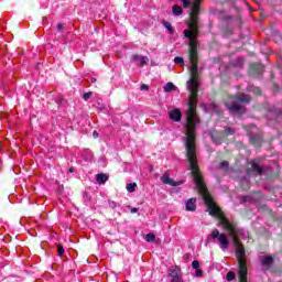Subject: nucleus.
I'll list each match as a JSON object with an SVG mask.
<instances>
[{"instance_id": "6ab92c4d", "label": "nucleus", "mask_w": 282, "mask_h": 282, "mask_svg": "<svg viewBox=\"0 0 282 282\" xmlns=\"http://www.w3.org/2000/svg\"><path fill=\"white\" fill-rule=\"evenodd\" d=\"M135 186H137L135 183H129L126 188L128 193H133L135 191Z\"/></svg>"}, {"instance_id": "6e6552de", "label": "nucleus", "mask_w": 282, "mask_h": 282, "mask_svg": "<svg viewBox=\"0 0 282 282\" xmlns=\"http://www.w3.org/2000/svg\"><path fill=\"white\" fill-rule=\"evenodd\" d=\"M250 74L251 76H256V78H260L261 74H263V65L262 64L251 65Z\"/></svg>"}, {"instance_id": "c756f323", "label": "nucleus", "mask_w": 282, "mask_h": 282, "mask_svg": "<svg viewBox=\"0 0 282 282\" xmlns=\"http://www.w3.org/2000/svg\"><path fill=\"white\" fill-rule=\"evenodd\" d=\"M204 271L202 269H196L195 276H203Z\"/></svg>"}, {"instance_id": "1a4fd4ad", "label": "nucleus", "mask_w": 282, "mask_h": 282, "mask_svg": "<svg viewBox=\"0 0 282 282\" xmlns=\"http://www.w3.org/2000/svg\"><path fill=\"white\" fill-rule=\"evenodd\" d=\"M197 202V198H189L186 203H185V209L188 212H195L197 210V205L195 204Z\"/></svg>"}, {"instance_id": "4be33fe9", "label": "nucleus", "mask_w": 282, "mask_h": 282, "mask_svg": "<svg viewBox=\"0 0 282 282\" xmlns=\"http://www.w3.org/2000/svg\"><path fill=\"white\" fill-rule=\"evenodd\" d=\"M236 276L235 272L230 271L227 273V281H235Z\"/></svg>"}, {"instance_id": "9b49d317", "label": "nucleus", "mask_w": 282, "mask_h": 282, "mask_svg": "<svg viewBox=\"0 0 282 282\" xmlns=\"http://www.w3.org/2000/svg\"><path fill=\"white\" fill-rule=\"evenodd\" d=\"M132 61H134V63H139V65H147V63H149V57L140 56V55H133Z\"/></svg>"}, {"instance_id": "423d86ee", "label": "nucleus", "mask_w": 282, "mask_h": 282, "mask_svg": "<svg viewBox=\"0 0 282 282\" xmlns=\"http://www.w3.org/2000/svg\"><path fill=\"white\" fill-rule=\"evenodd\" d=\"M167 276L171 279V282H184V279L182 278V269H180V267L170 268Z\"/></svg>"}, {"instance_id": "f704fd0d", "label": "nucleus", "mask_w": 282, "mask_h": 282, "mask_svg": "<svg viewBox=\"0 0 282 282\" xmlns=\"http://www.w3.org/2000/svg\"><path fill=\"white\" fill-rule=\"evenodd\" d=\"M93 138H99L98 131L93 132Z\"/></svg>"}, {"instance_id": "4c0bfd02", "label": "nucleus", "mask_w": 282, "mask_h": 282, "mask_svg": "<svg viewBox=\"0 0 282 282\" xmlns=\"http://www.w3.org/2000/svg\"><path fill=\"white\" fill-rule=\"evenodd\" d=\"M68 171H69V173H74V169L73 167H70Z\"/></svg>"}, {"instance_id": "c9c22d12", "label": "nucleus", "mask_w": 282, "mask_h": 282, "mask_svg": "<svg viewBox=\"0 0 282 282\" xmlns=\"http://www.w3.org/2000/svg\"><path fill=\"white\" fill-rule=\"evenodd\" d=\"M57 30L61 32V30H63V24L58 23L57 24Z\"/></svg>"}, {"instance_id": "393cba45", "label": "nucleus", "mask_w": 282, "mask_h": 282, "mask_svg": "<svg viewBox=\"0 0 282 282\" xmlns=\"http://www.w3.org/2000/svg\"><path fill=\"white\" fill-rule=\"evenodd\" d=\"M228 166H229L228 161H223V162L219 164V169H221L223 171H226V169H228Z\"/></svg>"}, {"instance_id": "9d476101", "label": "nucleus", "mask_w": 282, "mask_h": 282, "mask_svg": "<svg viewBox=\"0 0 282 282\" xmlns=\"http://www.w3.org/2000/svg\"><path fill=\"white\" fill-rule=\"evenodd\" d=\"M170 119L174 122H180L182 120V111H180V109L170 111Z\"/></svg>"}, {"instance_id": "0eeeda50", "label": "nucleus", "mask_w": 282, "mask_h": 282, "mask_svg": "<svg viewBox=\"0 0 282 282\" xmlns=\"http://www.w3.org/2000/svg\"><path fill=\"white\" fill-rule=\"evenodd\" d=\"M259 261L264 268V270H268L269 268H272V263H274V258L272 256H259Z\"/></svg>"}, {"instance_id": "39448f33", "label": "nucleus", "mask_w": 282, "mask_h": 282, "mask_svg": "<svg viewBox=\"0 0 282 282\" xmlns=\"http://www.w3.org/2000/svg\"><path fill=\"white\" fill-rule=\"evenodd\" d=\"M235 134V129L232 128H225V132H219V131H213L210 133L212 141L214 144H221L224 142V139L226 135H232Z\"/></svg>"}, {"instance_id": "2f4dec72", "label": "nucleus", "mask_w": 282, "mask_h": 282, "mask_svg": "<svg viewBox=\"0 0 282 282\" xmlns=\"http://www.w3.org/2000/svg\"><path fill=\"white\" fill-rule=\"evenodd\" d=\"M140 89H141V91H148L149 86L147 84H143V85H141Z\"/></svg>"}, {"instance_id": "5701e85b", "label": "nucleus", "mask_w": 282, "mask_h": 282, "mask_svg": "<svg viewBox=\"0 0 282 282\" xmlns=\"http://www.w3.org/2000/svg\"><path fill=\"white\" fill-rule=\"evenodd\" d=\"M174 63H175V65H184V58L176 56L174 58Z\"/></svg>"}, {"instance_id": "f8f14e48", "label": "nucleus", "mask_w": 282, "mask_h": 282, "mask_svg": "<svg viewBox=\"0 0 282 282\" xmlns=\"http://www.w3.org/2000/svg\"><path fill=\"white\" fill-rule=\"evenodd\" d=\"M161 182H163V184H169V186H177V183H175V181L171 180V177H169V175H163L161 176Z\"/></svg>"}, {"instance_id": "2eb2a0df", "label": "nucleus", "mask_w": 282, "mask_h": 282, "mask_svg": "<svg viewBox=\"0 0 282 282\" xmlns=\"http://www.w3.org/2000/svg\"><path fill=\"white\" fill-rule=\"evenodd\" d=\"M162 25L170 32L171 34L175 33V30H173V26L171 25V22L163 20Z\"/></svg>"}, {"instance_id": "aec40b11", "label": "nucleus", "mask_w": 282, "mask_h": 282, "mask_svg": "<svg viewBox=\"0 0 282 282\" xmlns=\"http://www.w3.org/2000/svg\"><path fill=\"white\" fill-rule=\"evenodd\" d=\"M241 186H243L245 191H248V188H250V182L248 181V178L241 181Z\"/></svg>"}, {"instance_id": "cd10ccee", "label": "nucleus", "mask_w": 282, "mask_h": 282, "mask_svg": "<svg viewBox=\"0 0 282 282\" xmlns=\"http://www.w3.org/2000/svg\"><path fill=\"white\" fill-rule=\"evenodd\" d=\"M192 268H193L194 270H199V261L194 260V261L192 262Z\"/></svg>"}, {"instance_id": "ea45409f", "label": "nucleus", "mask_w": 282, "mask_h": 282, "mask_svg": "<svg viewBox=\"0 0 282 282\" xmlns=\"http://www.w3.org/2000/svg\"><path fill=\"white\" fill-rule=\"evenodd\" d=\"M248 176L250 175V170H247Z\"/></svg>"}, {"instance_id": "dca6fc26", "label": "nucleus", "mask_w": 282, "mask_h": 282, "mask_svg": "<svg viewBox=\"0 0 282 282\" xmlns=\"http://www.w3.org/2000/svg\"><path fill=\"white\" fill-rule=\"evenodd\" d=\"M175 89H177V86L171 82H169L165 86H164V91L170 93V91H175Z\"/></svg>"}, {"instance_id": "c85d7f7f", "label": "nucleus", "mask_w": 282, "mask_h": 282, "mask_svg": "<svg viewBox=\"0 0 282 282\" xmlns=\"http://www.w3.org/2000/svg\"><path fill=\"white\" fill-rule=\"evenodd\" d=\"M127 208H129L130 213L133 215L135 213H138V208L135 207H131V205H128Z\"/></svg>"}, {"instance_id": "a878e982", "label": "nucleus", "mask_w": 282, "mask_h": 282, "mask_svg": "<svg viewBox=\"0 0 282 282\" xmlns=\"http://www.w3.org/2000/svg\"><path fill=\"white\" fill-rule=\"evenodd\" d=\"M57 253L59 257H63V254H65V248H63L62 245L57 246Z\"/></svg>"}, {"instance_id": "e433bc0d", "label": "nucleus", "mask_w": 282, "mask_h": 282, "mask_svg": "<svg viewBox=\"0 0 282 282\" xmlns=\"http://www.w3.org/2000/svg\"><path fill=\"white\" fill-rule=\"evenodd\" d=\"M214 107V111H216V113H219V111H217V106H215V104H213Z\"/></svg>"}, {"instance_id": "b1692460", "label": "nucleus", "mask_w": 282, "mask_h": 282, "mask_svg": "<svg viewBox=\"0 0 282 282\" xmlns=\"http://www.w3.org/2000/svg\"><path fill=\"white\" fill-rule=\"evenodd\" d=\"M249 91H253L257 96L261 94V89L259 87H249Z\"/></svg>"}, {"instance_id": "412c9836", "label": "nucleus", "mask_w": 282, "mask_h": 282, "mask_svg": "<svg viewBox=\"0 0 282 282\" xmlns=\"http://www.w3.org/2000/svg\"><path fill=\"white\" fill-rule=\"evenodd\" d=\"M145 241H155V235L154 234H147L145 235Z\"/></svg>"}, {"instance_id": "f257e3e1", "label": "nucleus", "mask_w": 282, "mask_h": 282, "mask_svg": "<svg viewBox=\"0 0 282 282\" xmlns=\"http://www.w3.org/2000/svg\"><path fill=\"white\" fill-rule=\"evenodd\" d=\"M186 156L189 164V170L192 172V177L194 184L205 202L207 207V212L212 217H217L219 219L220 226L225 230H227L229 237L234 241V246H236V257L238 259V279L239 282H248V265L246 264V249L243 245L239 241V236L242 235L246 237V231L243 229H239L237 225L230 223L228 218L224 216L221 209L215 204L213 200V196L206 188V184L204 183V177L202 176V172L199 171V165L197 164V150L195 148V141H185Z\"/></svg>"}, {"instance_id": "473e14b6", "label": "nucleus", "mask_w": 282, "mask_h": 282, "mask_svg": "<svg viewBox=\"0 0 282 282\" xmlns=\"http://www.w3.org/2000/svg\"><path fill=\"white\" fill-rule=\"evenodd\" d=\"M116 206H118V203H116L113 200H109V207L110 208H116Z\"/></svg>"}, {"instance_id": "58836bf2", "label": "nucleus", "mask_w": 282, "mask_h": 282, "mask_svg": "<svg viewBox=\"0 0 282 282\" xmlns=\"http://www.w3.org/2000/svg\"><path fill=\"white\" fill-rule=\"evenodd\" d=\"M91 83H96V78H93V79H91Z\"/></svg>"}, {"instance_id": "72a5a7b5", "label": "nucleus", "mask_w": 282, "mask_h": 282, "mask_svg": "<svg viewBox=\"0 0 282 282\" xmlns=\"http://www.w3.org/2000/svg\"><path fill=\"white\" fill-rule=\"evenodd\" d=\"M241 202H250V196H241Z\"/></svg>"}, {"instance_id": "f03ea898", "label": "nucleus", "mask_w": 282, "mask_h": 282, "mask_svg": "<svg viewBox=\"0 0 282 282\" xmlns=\"http://www.w3.org/2000/svg\"><path fill=\"white\" fill-rule=\"evenodd\" d=\"M181 2L183 3V8H189L191 10V21L188 23V28L191 31L185 30L184 34L185 37L189 41V72L192 74V77L187 82V87L191 91V95L195 97V94H197V90L199 89V84L197 83V78H199L197 66V41L195 40V37L199 32V18L197 15L199 14L202 0H194L193 2H191L189 0H181Z\"/></svg>"}, {"instance_id": "f3484780", "label": "nucleus", "mask_w": 282, "mask_h": 282, "mask_svg": "<svg viewBox=\"0 0 282 282\" xmlns=\"http://www.w3.org/2000/svg\"><path fill=\"white\" fill-rule=\"evenodd\" d=\"M107 180H109V176H107V174H97L98 184H105Z\"/></svg>"}, {"instance_id": "4468645a", "label": "nucleus", "mask_w": 282, "mask_h": 282, "mask_svg": "<svg viewBox=\"0 0 282 282\" xmlns=\"http://www.w3.org/2000/svg\"><path fill=\"white\" fill-rule=\"evenodd\" d=\"M172 12L174 17H180L184 12V10L182 9V7L175 4L172 7Z\"/></svg>"}, {"instance_id": "7c9ffc66", "label": "nucleus", "mask_w": 282, "mask_h": 282, "mask_svg": "<svg viewBox=\"0 0 282 282\" xmlns=\"http://www.w3.org/2000/svg\"><path fill=\"white\" fill-rule=\"evenodd\" d=\"M84 199L86 202H89V199H91V197L89 196V193L88 192H84Z\"/></svg>"}, {"instance_id": "7ed1b4c3", "label": "nucleus", "mask_w": 282, "mask_h": 282, "mask_svg": "<svg viewBox=\"0 0 282 282\" xmlns=\"http://www.w3.org/2000/svg\"><path fill=\"white\" fill-rule=\"evenodd\" d=\"M248 102H250V97L246 94H239L237 97H231V104L225 102V107L232 116H241V113H246V107L241 104L248 105Z\"/></svg>"}, {"instance_id": "20e7f679", "label": "nucleus", "mask_w": 282, "mask_h": 282, "mask_svg": "<svg viewBox=\"0 0 282 282\" xmlns=\"http://www.w3.org/2000/svg\"><path fill=\"white\" fill-rule=\"evenodd\" d=\"M209 239H213V241L217 239L219 248L224 252H226V250H228L230 246V240L228 239V236L226 234L219 232V229H214L209 235Z\"/></svg>"}, {"instance_id": "a211bd4d", "label": "nucleus", "mask_w": 282, "mask_h": 282, "mask_svg": "<svg viewBox=\"0 0 282 282\" xmlns=\"http://www.w3.org/2000/svg\"><path fill=\"white\" fill-rule=\"evenodd\" d=\"M232 65L234 67H243V58L242 57H238L235 61H232Z\"/></svg>"}, {"instance_id": "bb28decb", "label": "nucleus", "mask_w": 282, "mask_h": 282, "mask_svg": "<svg viewBox=\"0 0 282 282\" xmlns=\"http://www.w3.org/2000/svg\"><path fill=\"white\" fill-rule=\"evenodd\" d=\"M93 95H94V93H91V91L85 93V94L83 95V99H84V100H89V98H91Z\"/></svg>"}, {"instance_id": "ddd939ff", "label": "nucleus", "mask_w": 282, "mask_h": 282, "mask_svg": "<svg viewBox=\"0 0 282 282\" xmlns=\"http://www.w3.org/2000/svg\"><path fill=\"white\" fill-rule=\"evenodd\" d=\"M251 169L254 173H257V175H262L263 174V171H264V167H262L261 165L257 164L256 162H253L251 164Z\"/></svg>"}]
</instances>
